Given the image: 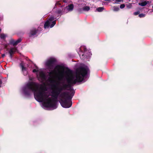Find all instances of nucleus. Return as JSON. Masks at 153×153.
<instances>
[{
	"label": "nucleus",
	"instance_id": "f257e3e1",
	"mask_svg": "<svg viewBox=\"0 0 153 153\" xmlns=\"http://www.w3.org/2000/svg\"><path fill=\"white\" fill-rule=\"evenodd\" d=\"M89 72L88 67L82 65L76 69L75 77L70 71H65L64 68L60 65L56 66L54 70L48 72L50 77L47 80L52 90V96L56 99L59 97L63 107H70L71 99L75 93L71 85L77 82H85V79Z\"/></svg>",
	"mask_w": 153,
	"mask_h": 153
},
{
	"label": "nucleus",
	"instance_id": "f03ea898",
	"mask_svg": "<svg viewBox=\"0 0 153 153\" xmlns=\"http://www.w3.org/2000/svg\"><path fill=\"white\" fill-rule=\"evenodd\" d=\"M22 91L25 95H29L31 92L33 93L35 98L37 101L43 102L42 107L45 109L49 108L51 110L57 108L55 99L51 96L46 88L41 84L29 82L22 87Z\"/></svg>",
	"mask_w": 153,
	"mask_h": 153
},
{
	"label": "nucleus",
	"instance_id": "7ed1b4c3",
	"mask_svg": "<svg viewBox=\"0 0 153 153\" xmlns=\"http://www.w3.org/2000/svg\"><path fill=\"white\" fill-rule=\"evenodd\" d=\"M78 53L81 58L83 60L89 58L91 55V52L86 49L85 46H81L80 51Z\"/></svg>",
	"mask_w": 153,
	"mask_h": 153
},
{
	"label": "nucleus",
	"instance_id": "20e7f679",
	"mask_svg": "<svg viewBox=\"0 0 153 153\" xmlns=\"http://www.w3.org/2000/svg\"><path fill=\"white\" fill-rule=\"evenodd\" d=\"M33 72H36L37 77L39 81L42 82L45 81L46 80V77L45 74L42 69H39L38 68L34 69Z\"/></svg>",
	"mask_w": 153,
	"mask_h": 153
},
{
	"label": "nucleus",
	"instance_id": "39448f33",
	"mask_svg": "<svg viewBox=\"0 0 153 153\" xmlns=\"http://www.w3.org/2000/svg\"><path fill=\"white\" fill-rule=\"evenodd\" d=\"M56 19L54 17L51 16L45 23L44 27L45 28H47L50 27L52 28L54 26L56 23V20L54 19Z\"/></svg>",
	"mask_w": 153,
	"mask_h": 153
},
{
	"label": "nucleus",
	"instance_id": "423d86ee",
	"mask_svg": "<svg viewBox=\"0 0 153 153\" xmlns=\"http://www.w3.org/2000/svg\"><path fill=\"white\" fill-rule=\"evenodd\" d=\"M55 60L53 58H50L45 63L46 66L48 68L50 69H53V68Z\"/></svg>",
	"mask_w": 153,
	"mask_h": 153
},
{
	"label": "nucleus",
	"instance_id": "0eeeda50",
	"mask_svg": "<svg viewBox=\"0 0 153 153\" xmlns=\"http://www.w3.org/2000/svg\"><path fill=\"white\" fill-rule=\"evenodd\" d=\"M74 5L73 4H71L66 6L64 9V13H67L69 11H72L74 8Z\"/></svg>",
	"mask_w": 153,
	"mask_h": 153
},
{
	"label": "nucleus",
	"instance_id": "6e6552de",
	"mask_svg": "<svg viewBox=\"0 0 153 153\" xmlns=\"http://www.w3.org/2000/svg\"><path fill=\"white\" fill-rule=\"evenodd\" d=\"M20 66L22 68V71L24 76H26L28 74V72L27 71L26 68L24 67V63L22 62L20 64Z\"/></svg>",
	"mask_w": 153,
	"mask_h": 153
},
{
	"label": "nucleus",
	"instance_id": "1a4fd4ad",
	"mask_svg": "<svg viewBox=\"0 0 153 153\" xmlns=\"http://www.w3.org/2000/svg\"><path fill=\"white\" fill-rule=\"evenodd\" d=\"M22 40L21 39H19L16 41H15L13 39H11L10 41V43L15 46L17 45Z\"/></svg>",
	"mask_w": 153,
	"mask_h": 153
},
{
	"label": "nucleus",
	"instance_id": "9d476101",
	"mask_svg": "<svg viewBox=\"0 0 153 153\" xmlns=\"http://www.w3.org/2000/svg\"><path fill=\"white\" fill-rule=\"evenodd\" d=\"M17 49L14 48H11L9 51V53L10 54V57L11 58L12 57V54H13L16 51Z\"/></svg>",
	"mask_w": 153,
	"mask_h": 153
},
{
	"label": "nucleus",
	"instance_id": "9b49d317",
	"mask_svg": "<svg viewBox=\"0 0 153 153\" xmlns=\"http://www.w3.org/2000/svg\"><path fill=\"white\" fill-rule=\"evenodd\" d=\"M37 31L38 30L35 28L32 29L31 30L30 32V36H34L37 33Z\"/></svg>",
	"mask_w": 153,
	"mask_h": 153
},
{
	"label": "nucleus",
	"instance_id": "f8f14e48",
	"mask_svg": "<svg viewBox=\"0 0 153 153\" xmlns=\"http://www.w3.org/2000/svg\"><path fill=\"white\" fill-rule=\"evenodd\" d=\"M90 9V7L88 6H85L82 8L83 10L85 11H88Z\"/></svg>",
	"mask_w": 153,
	"mask_h": 153
},
{
	"label": "nucleus",
	"instance_id": "ddd939ff",
	"mask_svg": "<svg viewBox=\"0 0 153 153\" xmlns=\"http://www.w3.org/2000/svg\"><path fill=\"white\" fill-rule=\"evenodd\" d=\"M147 4V1H143L141 3H139L138 4L139 5L141 6H146Z\"/></svg>",
	"mask_w": 153,
	"mask_h": 153
},
{
	"label": "nucleus",
	"instance_id": "4468645a",
	"mask_svg": "<svg viewBox=\"0 0 153 153\" xmlns=\"http://www.w3.org/2000/svg\"><path fill=\"white\" fill-rule=\"evenodd\" d=\"M1 31V29H0V32ZM7 35L6 34H5L4 33H1L0 34V38L1 39H4L6 37Z\"/></svg>",
	"mask_w": 153,
	"mask_h": 153
},
{
	"label": "nucleus",
	"instance_id": "2eb2a0df",
	"mask_svg": "<svg viewBox=\"0 0 153 153\" xmlns=\"http://www.w3.org/2000/svg\"><path fill=\"white\" fill-rule=\"evenodd\" d=\"M104 9V8L103 7H99L97 8L96 9L97 11L99 12L102 11Z\"/></svg>",
	"mask_w": 153,
	"mask_h": 153
},
{
	"label": "nucleus",
	"instance_id": "dca6fc26",
	"mask_svg": "<svg viewBox=\"0 0 153 153\" xmlns=\"http://www.w3.org/2000/svg\"><path fill=\"white\" fill-rule=\"evenodd\" d=\"M63 12H62L61 10H58L57 12H55V14H57V16H59V15L61 14H62L63 13Z\"/></svg>",
	"mask_w": 153,
	"mask_h": 153
},
{
	"label": "nucleus",
	"instance_id": "f3484780",
	"mask_svg": "<svg viewBox=\"0 0 153 153\" xmlns=\"http://www.w3.org/2000/svg\"><path fill=\"white\" fill-rule=\"evenodd\" d=\"M120 9L118 7L114 6L113 7V10L114 11H118Z\"/></svg>",
	"mask_w": 153,
	"mask_h": 153
},
{
	"label": "nucleus",
	"instance_id": "a211bd4d",
	"mask_svg": "<svg viewBox=\"0 0 153 153\" xmlns=\"http://www.w3.org/2000/svg\"><path fill=\"white\" fill-rule=\"evenodd\" d=\"M114 1V3L117 4L118 3L121 2H123V0H113Z\"/></svg>",
	"mask_w": 153,
	"mask_h": 153
},
{
	"label": "nucleus",
	"instance_id": "6ab92c4d",
	"mask_svg": "<svg viewBox=\"0 0 153 153\" xmlns=\"http://www.w3.org/2000/svg\"><path fill=\"white\" fill-rule=\"evenodd\" d=\"M145 16V14H143V13H141V14H140L139 15V16L140 18H142V17H144Z\"/></svg>",
	"mask_w": 153,
	"mask_h": 153
},
{
	"label": "nucleus",
	"instance_id": "aec40b11",
	"mask_svg": "<svg viewBox=\"0 0 153 153\" xmlns=\"http://www.w3.org/2000/svg\"><path fill=\"white\" fill-rule=\"evenodd\" d=\"M125 7V5L124 4H122L120 5V7L121 9Z\"/></svg>",
	"mask_w": 153,
	"mask_h": 153
},
{
	"label": "nucleus",
	"instance_id": "412c9836",
	"mask_svg": "<svg viewBox=\"0 0 153 153\" xmlns=\"http://www.w3.org/2000/svg\"><path fill=\"white\" fill-rule=\"evenodd\" d=\"M139 13L140 12L139 11H137L134 12V15H137L139 14Z\"/></svg>",
	"mask_w": 153,
	"mask_h": 153
},
{
	"label": "nucleus",
	"instance_id": "4be33fe9",
	"mask_svg": "<svg viewBox=\"0 0 153 153\" xmlns=\"http://www.w3.org/2000/svg\"><path fill=\"white\" fill-rule=\"evenodd\" d=\"M61 3L59 2H57L56 4V5H60Z\"/></svg>",
	"mask_w": 153,
	"mask_h": 153
},
{
	"label": "nucleus",
	"instance_id": "5701e85b",
	"mask_svg": "<svg viewBox=\"0 0 153 153\" xmlns=\"http://www.w3.org/2000/svg\"><path fill=\"white\" fill-rule=\"evenodd\" d=\"M2 82L1 81V79H0V87H1V85L2 84Z\"/></svg>",
	"mask_w": 153,
	"mask_h": 153
},
{
	"label": "nucleus",
	"instance_id": "b1692460",
	"mask_svg": "<svg viewBox=\"0 0 153 153\" xmlns=\"http://www.w3.org/2000/svg\"><path fill=\"white\" fill-rule=\"evenodd\" d=\"M5 56V54H2V57L3 58L4 57V56Z\"/></svg>",
	"mask_w": 153,
	"mask_h": 153
},
{
	"label": "nucleus",
	"instance_id": "393cba45",
	"mask_svg": "<svg viewBox=\"0 0 153 153\" xmlns=\"http://www.w3.org/2000/svg\"><path fill=\"white\" fill-rule=\"evenodd\" d=\"M63 1L65 3H66L67 1L65 0H63Z\"/></svg>",
	"mask_w": 153,
	"mask_h": 153
},
{
	"label": "nucleus",
	"instance_id": "a878e982",
	"mask_svg": "<svg viewBox=\"0 0 153 153\" xmlns=\"http://www.w3.org/2000/svg\"><path fill=\"white\" fill-rule=\"evenodd\" d=\"M152 11L153 12V9L152 10Z\"/></svg>",
	"mask_w": 153,
	"mask_h": 153
},
{
	"label": "nucleus",
	"instance_id": "bb28decb",
	"mask_svg": "<svg viewBox=\"0 0 153 153\" xmlns=\"http://www.w3.org/2000/svg\"><path fill=\"white\" fill-rule=\"evenodd\" d=\"M152 8H153V6H152Z\"/></svg>",
	"mask_w": 153,
	"mask_h": 153
}]
</instances>
